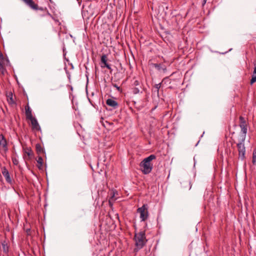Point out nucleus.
Listing matches in <instances>:
<instances>
[{
    "label": "nucleus",
    "mask_w": 256,
    "mask_h": 256,
    "mask_svg": "<svg viewBox=\"0 0 256 256\" xmlns=\"http://www.w3.org/2000/svg\"><path fill=\"white\" fill-rule=\"evenodd\" d=\"M134 240L136 247L134 249V252L135 255H136L138 252L144 247L148 241L146 238L145 231L140 230L138 232H136Z\"/></svg>",
    "instance_id": "nucleus-1"
},
{
    "label": "nucleus",
    "mask_w": 256,
    "mask_h": 256,
    "mask_svg": "<svg viewBox=\"0 0 256 256\" xmlns=\"http://www.w3.org/2000/svg\"><path fill=\"white\" fill-rule=\"evenodd\" d=\"M156 156L154 154H151L145 158L140 164V167L143 174H150L152 168V164L151 161L154 160Z\"/></svg>",
    "instance_id": "nucleus-2"
},
{
    "label": "nucleus",
    "mask_w": 256,
    "mask_h": 256,
    "mask_svg": "<svg viewBox=\"0 0 256 256\" xmlns=\"http://www.w3.org/2000/svg\"><path fill=\"white\" fill-rule=\"evenodd\" d=\"M246 138V136L244 135L239 136L238 142L236 144L239 158L242 160H244L245 158L246 148L244 146V141Z\"/></svg>",
    "instance_id": "nucleus-3"
},
{
    "label": "nucleus",
    "mask_w": 256,
    "mask_h": 256,
    "mask_svg": "<svg viewBox=\"0 0 256 256\" xmlns=\"http://www.w3.org/2000/svg\"><path fill=\"white\" fill-rule=\"evenodd\" d=\"M137 211L140 214V218L142 221H145L148 218V207L146 204H144L142 207L139 208Z\"/></svg>",
    "instance_id": "nucleus-4"
},
{
    "label": "nucleus",
    "mask_w": 256,
    "mask_h": 256,
    "mask_svg": "<svg viewBox=\"0 0 256 256\" xmlns=\"http://www.w3.org/2000/svg\"><path fill=\"white\" fill-rule=\"evenodd\" d=\"M239 119V126L241 128V134H240V136L244 135V136H246V134L248 131V123L246 119L242 116H240Z\"/></svg>",
    "instance_id": "nucleus-5"
},
{
    "label": "nucleus",
    "mask_w": 256,
    "mask_h": 256,
    "mask_svg": "<svg viewBox=\"0 0 256 256\" xmlns=\"http://www.w3.org/2000/svg\"><path fill=\"white\" fill-rule=\"evenodd\" d=\"M29 7H30L32 9L34 10H44V14L42 15L43 16H52V15L46 10V9H44L42 8H38L37 4H36L33 0H30L28 2V3L26 4Z\"/></svg>",
    "instance_id": "nucleus-6"
},
{
    "label": "nucleus",
    "mask_w": 256,
    "mask_h": 256,
    "mask_svg": "<svg viewBox=\"0 0 256 256\" xmlns=\"http://www.w3.org/2000/svg\"><path fill=\"white\" fill-rule=\"evenodd\" d=\"M100 66L102 68H107L109 70H112L110 65L108 62V57L106 54H103L100 58Z\"/></svg>",
    "instance_id": "nucleus-7"
},
{
    "label": "nucleus",
    "mask_w": 256,
    "mask_h": 256,
    "mask_svg": "<svg viewBox=\"0 0 256 256\" xmlns=\"http://www.w3.org/2000/svg\"><path fill=\"white\" fill-rule=\"evenodd\" d=\"M0 146H1L4 150L6 152L8 150V142L2 134H0Z\"/></svg>",
    "instance_id": "nucleus-8"
},
{
    "label": "nucleus",
    "mask_w": 256,
    "mask_h": 256,
    "mask_svg": "<svg viewBox=\"0 0 256 256\" xmlns=\"http://www.w3.org/2000/svg\"><path fill=\"white\" fill-rule=\"evenodd\" d=\"M5 59L3 54L0 52V71L2 74H4L6 70L4 68Z\"/></svg>",
    "instance_id": "nucleus-9"
},
{
    "label": "nucleus",
    "mask_w": 256,
    "mask_h": 256,
    "mask_svg": "<svg viewBox=\"0 0 256 256\" xmlns=\"http://www.w3.org/2000/svg\"><path fill=\"white\" fill-rule=\"evenodd\" d=\"M2 172L4 177L6 178V181L8 182L10 184L12 182V180L10 177L9 172L8 170L6 168V167H3L2 170Z\"/></svg>",
    "instance_id": "nucleus-10"
},
{
    "label": "nucleus",
    "mask_w": 256,
    "mask_h": 256,
    "mask_svg": "<svg viewBox=\"0 0 256 256\" xmlns=\"http://www.w3.org/2000/svg\"><path fill=\"white\" fill-rule=\"evenodd\" d=\"M29 120L31 122L32 129L36 130H40V127L36 118L33 117L31 119H29Z\"/></svg>",
    "instance_id": "nucleus-11"
},
{
    "label": "nucleus",
    "mask_w": 256,
    "mask_h": 256,
    "mask_svg": "<svg viewBox=\"0 0 256 256\" xmlns=\"http://www.w3.org/2000/svg\"><path fill=\"white\" fill-rule=\"evenodd\" d=\"M106 104L108 106H110L114 108H116L118 106V102L116 100H114L112 98L108 99L106 101Z\"/></svg>",
    "instance_id": "nucleus-12"
},
{
    "label": "nucleus",
    "mask_w": 256,
    "mask_h": 256,
    "mask_svg": "<svg viewBox=\"0 0 256 256\" xmlns=\"http://www.w3.org/2000/svg\"><path fill=\"white\" fill-rule=\"evenodd\" d=\"M25 110H26V116L27 119H31L32 118H33L32 110L30 109V106L28 105L26 106L25 107Z\"/></svg>",
    "instance_id": "nucleus-13"
},
{
    "label": "nucleus",
    "mask_w": 256,
    "mask_h": 256,
    "mask_svg": "<svg viewBox=\"0 0 256 256\" xmlns=\"http://www.w3.org/2000/svg\"><path fill=\"white\" fill-rule=\"evenodd\" d=\"M154 66L158 70H162L164 72L166 70V66L162 64H154Z\"/></svg>",
    "instance_id": "nucleus-14"
},
{
    "label": "nucleus",
    "mask_w": 256,
    "mask_h": 256,
    "mask_svg": "<svg viewBox=\"0 0 256 256\" xmlns=\"http://www.w3.org/2000/svg\"><path fill=\"white\" fill-rule=\"evenodd\" d=\"M2 246L3 252L6 254H8L9 246H8L7 242L6 241H4L2 243Z\"/></svg>",
    "instance_id": "nucleus-15"
},
{
    "label": "nucleus",
    "mask_w": 256,
    "mask_h": 256,
    "mask_svg": "<svg viewBox=\"0 0 256 256\" xmlns=\"http://www.w3.org/2000/svg\"><path fill=\"white\" fill-rule=\"evenodd\" d=\"M24 152L25 154H27L30 158H31L33 156V152L30 148H24Z\"/></svg>",
    "instance_id": "nucleus-16"
},
{
    "label": "nucleus",
    "mask_w": 256,
    "mask_h": 256,
    "mask_svg": "<svg viewBox=\"0 0 256 256\" xmlns=\"http://www.w3.org/2000/svg\"><path fill=\"white\" fill-rule=\"evenodd\" d=\"M115 194L116 192H110V197L109 199V203L110 204L112 202L116 200V198H115Z\"/></svg>",
    "instance_id": "nucleus-17"
},
{
    "label": "nucleus",
    "mask_w": 256,
    "mask_h": 256,
    "mask_svg": "<svg viewBox=\"0 0 256 256\" xmlns=\"http://www.w3.org/2000/svg\"><path fill=\"white\" fill-rule=\"evenodd\" d=\"M252 163L256 166V150H254L252 152Z\"/></svg>",
    "instance_id": "nucleus-18"
},
{
    "label": "nucleus",
    "mask_w": 256,
    "mask_h": 256,
    "mask_svg": "<svg viewBox=\"0 0 256 256\" xmlns=\"http://www.w3.org/2000/svg\"><path fill=\"white\" fill-rule=\"evenodd\" d=\"M36 152L38 153H40V152H43V151H44L43 148L40 144H36Z\"/></svg>",
    "instance_id": "nucleus-19"
},
{
    "label": "nucleus",
    "mask_w": 256,
    "mask_h": 256,
    "mask_svg": "<svg viewBox=\"0 0 256 256\" xmlns=\"http://www.w3.org/2000/svg\"><path fill=\"white\" fill-rule=\"evenodd\" d=\"M8 102L10 104H14V101L12 98V92L10 93L9 94V95L8 96Z\"/></svg>",
    "instance_id": "nucleus-20"
},
{
    "label": "nucleus",
    "mask_w": 256,
    "mask_h": 256,
    "mask_svg": "<svg viewBox=\"0 0 256 256\" xmlns=\"http://www.w3.org/2000/svg\"><path fill=\"white\" fill-rule=\"evenodd\" d=\"M37 162L40 164V166H42V164H43V159H42V157L39 156L38 158V159L37 160Z\"/></svg>",
    "instance_id": "nucleus-21"
},
{
    "label": "nucleus",
    "mask_w": 256,
    "mask_h": 256,
    "mask_svg": "<svg viewBox=\"0 0 256 256\" xmlns=\"http://www.w3.org/2000/svg\"><path fill=\"white\" fill-rule=\"evenodd\" d=\"M256 82V75L252 74V79L250 80V84L251 85H252Z\"/></svg>",
    "instance_id": "nucleus-22"
},
{
    "label": "nucleus",
    "mask_w": 256,
    "mask_h": 256,
    "mask_svg": "<svg viewBox=\"0 0 256 256\" xmlns=\"http://www.w3.org/2000/svg\"><path fill=\"white\" fill-rule=\"evenodd\" d=\"M12 161L14 165H18V160L16 158H12Z\"/></svg>",
    "instance_id": "nucleus-23"
},
{
    "label": "nucleus",
    "mask_w": 256,
    "mask_h": 256,
    "mask_svg": "<svg viewBox=\"0 0 256 256\" xmlns=\"http://www.w3.org/2000/svg\"><path fill=\"white\" fill-rule=\"evenodd\" d=\"M160 86H161V83H159L158 84H156L155 85V88L157 90V92H158V91H159V89L160 88Z\"/></svg>",
    "instance_id": "nucleus-24"
},
{
    "label": "nucleus",
    "mask_w": 256,
    "mask_h": 256,
    "mask_svg": "<svg viewBox=\"0 0 256 256\" xmlns=\"http://www.w3.org/2000/svg\"><path fill=\"white\" fill-rule=\"evenodd\" d=\"M140 92V90L138 88H135L133 89L132 92L134 94H138Z\"/></svg>",
    "instance_id": "nucleus-25"
},
{
    "label": "nucleus",
    "mask_w": 256,
    "mask_h": 256,
    "mask_svg": "<svg viewBox=\"0 0 256 256\" xmlns=\"http://www.w3.org/2000/svg\"><path fill=\"white\" fill-rule=\"evenodd\" d=\"M112 86L116 88L118 90H120V87L118 86L116 84H112Z\"/></svg>",
    "instance_id": "nucleus-26"
},
{
    "label": "nucleus",
    "mask_w": 256,
    "mask_h": 256,
    "mask_svg": "<svg viewBox=\"0 0 256 256\" xmlns=\"http://www.w3.org/2000/svg\"><path fill=\"white\" fill-rule=\"evenodd\" d=\"M252 74L256 75V66H254Z\"/></svg>",
    "instance_id": "nucleus-27"
},
{
    "label": "nucleus",
    "mask_w": 256,
    "mask_h": 256,
    "mask_svg": "<svg viewBox=\"0 0 256 256\" xmlns=\"http://www.w3.org/2000/svg\"><path fill=\"white\" fill-rule=\"evenodd\" d=\"M134 85H136V86L138 85V81L136 80V81L134 82Z\"/></svg>",
    "instance_id": "nucleus-28"
},
{
    "label": "nucleus",
    "mask_w": 256,
    "mask_h": 256,
    "mask_svg": "<svg viewBox=\"0 0 256 256\" xmlns=\"http://www.w3.org/2000/svg\"><path fill=\"white\" fill-rule=\"evenodd\" d=\"M254 66H256V60H254Z\"/></svg>",
    "instance_id": "nucleus-29"
},
{
    "label": "nucleus",
    "mask_w": 256,
    "mask_h": 256,
    "mask_svg": "<svg viewBox=\"0 0 256 256\" xmlns=\"http://www.w3.org/2000/svg\"><path fill=\"white\" fill-rule=\"evenodd\" d=\"M206 2V0H204V3L205 4Z\"/></svg>",
    "instance_id": "nucleus-30"
},
{
    "label": "nucleus",
    "mask_w": 256,
    "mask_h": 256,
    "mask_svg": "<svg viewBox=\"0 0 256 256\" xmlns=\"http://www.w3.org/2000/svg\"><path fill=\"white\" fill-rule=\"evenodd\" d=\"M78 1L79 0H77Z\"/></svg>",
    "instance_id": "nucleus-31"
}]
</instances>
